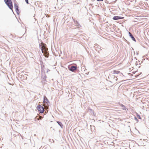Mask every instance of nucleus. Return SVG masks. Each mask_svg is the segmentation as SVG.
Listing matches in <instances>:
<instances>
[{
    "label": "nucleus",
    "instance_id": "nucleus-9",
    "mask_svg": "<svg viewBox=\"0 0 149 149\" xmlns=\"http://www.w3.org/2000/svg\"><path fill=\"white\" fill-rule=\"evenodd\" d=\"M48 102H49V101L48 99L46 97L44 96V102L47 103Z\"/></svg>",
    "mask_w": 149,
    "mask_h": 149
},
{
    "label": "nucleus",
    "instance_id": "nucleus-12",
    "mask_svg": "<svg viewBox=\"0 0 149 149\" xmlns=\"http://www.w3.org/2000/svg\"><path fill=\"white\" fill-rule=\"evenodd\" d=\"M134 119L137 122H138L139 121L138 119L135 117H134Z\"/></svg>",
    "mask_w": 149,
    "mask_h": 149
},
{
    "label": "nucleus",
    "instance_id": "nucleus-10",
    "mask_svg": "<svg viewBox=\"0 0 149 149\" xmlns=\"http://www.w3.org/2000/svg\"><path fill=\"white\" fill-rule=\"evenodd\" d=\"M120 106L122 107V109L123 110H126L125 107L122 104H121Z\"/></svg>",
    "mask_w": 149,
    "mask_h": 149
},
{
    "label": "nucleus",
    "instance_id": "nucleus-5",
    "mask_svg": "<svg viewBox=\"0 0 149 149\" xmlns=\"http://www.w3.org/2000/svg\"><path fill=\"white\" fill-rule=\"evenodd\" d=\"M113 74H119L121 76V75H123V74L122 73L120 72V71H116V70H114L113 71Z\"/></svg>",
    "mask_w": 149,
    "mask_h": 149
},
{
    "label": "nucleus",
    "instance_id": "nucleus-15",
    "mask_svg": "<svg viewBox=\"0 0 149 149\" xmlns=\"http://www.w3.org/2000/svg\"><path fill=\"white\" fill-rule=\"evenodd\" d=\"M137 116H138L139 118L140 119H141V117H140V116L139 115H137Z\"/></svg>",
    "mask_w": 149,
    "mask_h": 149
},
{
    "label": "nucleus",
    "instance_id": "nucleus-2",
    "mask_svg": "<svg viewBox=\"0 0 149 149\" xmlns=\"http://www.w3.org/2000/svg\"><path fill=\"white\" fill-rule=\"evenodd\" d=\"M4 1L9 8L12 10L13 6L11 0H4Z\"/></svg>",
    "mask_w": 149,
    "mask_h": 149
},
{
    "label": "nucleus",
    "instance_id": "nucleus-8",
    "mask_svg": "<svg viewBox=\"0 0 149 149\" xmlns=\"http://www.w3.org/2000/svg\"><path fill=\"white\" fill-rule=\"evenodd\" d=\"M129 34L130 35V36L132 40L136 41V40L134 36L132 35V34L130 32H129Z\"/></svg>",
    "mask_w": 149,
    "mask_h": 149
},
{
    "label": "nucleus",
    "instance_id": "nucleus-13",
    "mask_svg": "<svg viewBox=\"0 0 149 149\" xmlns=\"http://www.w3.org/2000/svg\"><path fill=\"white\" fill-rule=\"evenodd\" d=\"M113 79L114 80H115L116 81H117L118 79V78L116 77H114Z\"/></svg>",
    "mask_w": 149,
    "mask_h": 149
},
{
    "label": "nucleus",
    "instance_id": "nucleus-18",
    "mask_svg": "<svg viewBox=\"0 0 149 149\" xmlns=\"http://www.w3.org/2000/svg\"><path fill=\"white\" fill-rule=\"evenodd\" d=\"M45 57H48V56H45Z\"/></svg>",
    "mask_w": 149,
    "mask_h": 149
},
{
    "label": "nucleus",
    "instance_id": "nucleus-11",
    "mask_svg": "<svg viewBox=\"0 0 149 149\" xmlns=\"http://www.w3.org/2000/svg\"><path fill=\"white\" fill-rule=\"evenodd\" d=\"M57 123L61 127H62V126H63L62 123L60 122L57 121Z\"/></svg>",
    "mask_w": 149,
    "mask_h": 149
},
{
    "label": "nucleus",
    "instance_id": "nucleus-1",
    "mask_svg": "<svg viewBox=\"0 0 149 149\" xmlns=\"http://www.w3.org/2000/svg\"><path fill=\"white\" fill-rule=\"evenodd\" d=\"M41 44L42 45L41 46L40 45V47H41V50L43 55L44 56H49V54L48 53L47 54L48 49L45 46L46 45L43 44V43H41Z\"/></svg>",
    "mask_w": 149,
    "mask_h": 149
},
{
    "label": "nucleus",
    "instance_id": "nucleus-14",
    "mask_svg": "<svg viewBox=\"0 0 149 149\" xmlns=\"http://www.w3.org/2000/svg\"><path fill=\"white\" fill-rule=\"evenodd\" d=\"M25 1L27 3H29L28 0H25Z\"/></svg>",
    "mask_w": 149,
    "mask_h": 149
},
{
    "label": "nucleus",
    "instance_id": "nucleus-17",
    "mask_svg": "<svg viewBox=\"0 0 149 149\" xmlns=\"http://www.w3.org/2000/svg\"><path fill=\"white\" fill-rule=\"evenodd\" d=\"M148 58H146L148 59L149 61V56H148Z\"/></svg>",
    "mask_w": 149,
    "mask_h": 149
},
{
    "label": "nucleus",
    "instance_id": "nucleus-6",
    "mask_svg": "<svg viewBox=\"0 0 149 149\" xmlns=\"http://www.w3.org/2000/svg\"><path fill=\"white\" fill-rule=\"evenodd\" d=\"M121 19H122L121 17L118 16H114L113 17V19L114 20H117Z\"/></svg>",
    "mask_w": 149,
    "mask_h": 149
},
{
    "label": "nucleus",
    "instance_id": "nucleus-7",
    "mask_svg": "<svg viewBox=\"0 0 149 149\" xmlns=\"http://www.w3.org/2000/svg\"><path fill=\"white\" fill-rule=\"evenodd\" d=\"M14 7L15 9L16 10L17 12V13H18V11H19L18 6L16 4H14Z\"/></svg>",
    "mask_w": 149,
    "mask_h": 149
},
{
    "label": "nucleus",
    "instance_id": "nucleus-3",
    "mask_svg": "<svg viewBox=\"0 0 149 149\" xmlns=\"http://www.w3.org/2000/svg\"><path fill=\"white\" fill-rule=\"evenodd\" d=\"M38 110L40 112V113H43L44 111V108L41 105H38L37 107Z\"/></svg>",
    "mask_w": 149,
    "mask_h": 149
},
{
    "label": "nucleus",
    "instance_id": "nucleus-4",
    "mask_svg": "<svg viewBox=\"0 0 149 149\" xmlns=\"http://www.w3.org/2000/svg\"><path fill=\"white\" fill-rule=\"evenodd\" d=\"M77 69V66H73L72 65L71 66V67L69 68V69L71 71H74V70H76Z\"/></svg>",
    "mask_w": 149,
    "mask_h": 149
},
{
    "label": "nucleus",
    "instance_id": "nucleus-16",
    "mask_svg": "<svg viewBox=\"0 0 149 149\" xmlns=\"http://www.w3.org/2000/svg\"><path fill=\"white\" fill-rule=\"evenodd\" d=\"M97 1H103V0H97Z\"/></svg>",
    "mask_w": 149,
    "mask_h": 149
}]
</instances>
